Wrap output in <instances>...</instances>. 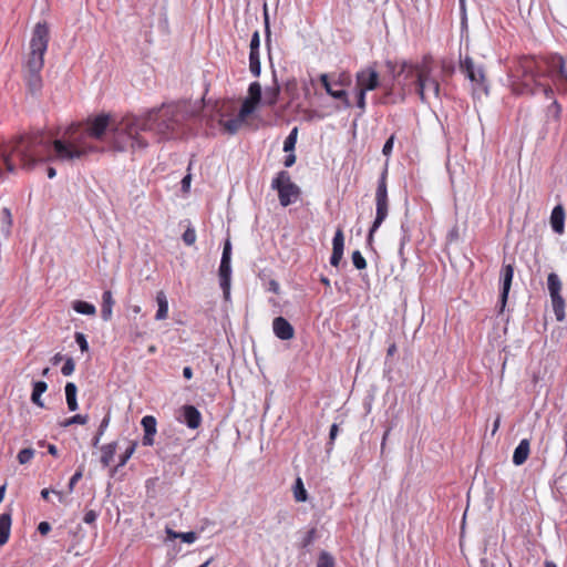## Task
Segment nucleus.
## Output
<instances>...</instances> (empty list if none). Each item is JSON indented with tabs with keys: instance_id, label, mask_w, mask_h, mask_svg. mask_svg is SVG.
<instances>
[{
	"instance_id": "36",
	"label": "nucleus",
	"mask_w": 567,
	"mask_h": 567,
	"mask_svg": "<svg viewBox=\"0 0 567 567\" xmlns=\"http://www.w3.org/2000/svg\"><path fill=\"white\" fill-rule=\"evenodd\" d=\"M298 127H293L284 142V152H293L297 143Z\"/></svg>"
},
{
	"instance_id": "39",
	"label": "nucleus",
	"mask_w": 567,
	"mask_h": 567,
	"mask_svg": "<svg viewBox=\"0 0 567 567\" xmlns=\"http://www.w3.org/2000/svg\"><path fill=\"white\" fill-rule=\"evenodd\" d=\"M461 71H484L482 65L475 66L474 61L468 55L460 58Z\"/></svg>"
},
{
	"instance_id": "4",
	"label": "nucleus",
	"mask_w": 567,
	"mask_h": 567,
	"mask_svg": "<svg viewBox=\"0 0 567 567\" xmlns=\"http://www.w3.org/2000/svg\"><path fill=\"white\" fill-rule=\"evenodd\" d=\"M320 80L327 93L340 102L338 109L351 107L348 90L352 82L350 73H321Z\"/></svg>"
},
{
	"instance_id": "50",
	"label": "nucleus",
	"mask_w": 567,
	"mask_h": 567,
	"mask_svg": "<svg viewBox=\"0 0 567 567\" xmlns=\"http://www.w3.org/2000/svg\"><path fill=\"white\" fill-rule=\"evenodd\" d=\"M75 342L80 347L82 352L89 351V342L86 340V337L82 332H75L74 334Z\"/></svg>"
},
{
	"instance_id": "51",
	"label": "nucleus",
	"mask_w": 567,
	"mask_h": 567,
	"mask_svg": "<svg viewBox=\"0 0 567 567\" xmlns=\"http://www.w3.org/2000/svg\"><path fill=\"white\" fill-rule=\"evenodd\" d=\"M338 432H339V426L337 423H333L330 427L329 441L327 443V452L328 453L332 450V446H333L334 440L338 435Z\"/></svg>"
},
{
	"instance_id": "13",
	"label": "nucleus",
	"mask_w": 567,
	"mask_h": 567,
	"mask_svg": "<svg viewBox=\"0 0 567 567\" xmlns=\"http://www.w3.org/2000/svg\"><path fill=\"white\" fill-rule=\"evenodd\" d=\"M272 330L275 336L284 341L290 340L295 336L292 324L284 317H276L272 321Z\"/></svg>"
},
{
	"instance_id": "23",
	"label": "nucleus",
	"mask_w": 567,
	"mask_h": 567,
	"mask_svg": "<svg viewBox=\"0 0 567 567\" xmlns=\"http://www.w3.org/2000/svg\"><path fill=\"white\" fill-rule=\"evenodd\" d=\"M76 393H78L76 384L73 382H68L65 384V399H66L68 408L72 412L76 411L79 408L78 400H76Z\"/></svg>"
},
{
	"instance_id": "21",
	"label": "nucleus",
	"mask_w": 567,
	"mask_h": 567,
	"mask_svg": "<svg viewBox=\"0 0 567 567\" xmlns=\"http://www.w3.org/2000/svg\"><path fill=\"white\" fill-rule=\"evenodd\" d=\"M114 305V299L111 290H105L102 295V309L101 317L104 321H109L112 317V308Z\"/></svg>"
},
{
	"instance_id": "41",
	"label": "nucleus",
	"mask_w": 567,
	"mask_h": 567,
	"mask_svg": "<svg viewBox=\"0 0 567 567\" xmlns=\"http://www.w3.org/2000/svg\"><path fill=\"white\" fill-rule=\"evenodd\" d=\"M317 567H336L333 556L328 551H322L318 557Z\"/></svg>"
},
{
	"instance_id": "5",
	"label": "nucleus",
	"mask_w": 567,
	"mask_h": 567,
	"mask_svg": "<svg viewBox=\"0 0 567 567\" xmlns=\"http://www.w3.org/2000/svg\"><path fill=\"white\" fill-rule=\"evenodd\" d=\"M545 73H508L507 81L512 91L518 95H534L538 91L546 95L553 91L543 84H536L535 75H544Z\"/></svg>"
},
{
	"instance_id": "15",
	"label": "nucleus",
	"mask_w": 567,
	"mask_h": 567,
	"mask_svg": "<svg viewBox=\"0 0 567 567\" xmlns=\"http://www.w3.org/2000/svg\"><path fill=\"white\" fill-rule=\"evenodd\" d=\"M141 425L143 426V430H144V435H143V439H142V444L144 446H153L154 445V437H155V434L157 432L156 430V425H157V421L156 419L153 416V415H145L142 421H141Z\"/></svg>"
},
{
	"instance_id": "24",
	"label": "nucleus",
	"mask_w": 567,
	"mask_h": 567,
	"mask_svg": "<svg viewBox=\"0 0 567 567\" xmlns=\"http://www.w3.org/2000/svg\"><path fill=\"white\" fill-rule=\"evenodd\" d=\"M48 384L44 381L33 382V389L31 393V401L33 404L40 408H44V403L41 400V395L47 391Z\"/></svg>"
},
{
	"instance_id": "6",
	"label": "nucleus",
	"mask_w": 567,
	"mask_h": 567,
	"mask_svg": "<svg viewBox=\"0 0 567 567\" xmlns=\"http://www.w3.org/2000/svg\"><path fill=\"white\" fill-rule=\"evenodd\" d=\"M271 188L277 190L279 203L287 207L295 203L300 196V187L291 182V176L287 171H280L271 182Z\"/></svg>"
},
{
	"instance_id": "19",
	"label": "nucleus",
	"mask_w": 567,
	"mask_h": 567,
	"mask_svg": "<svg viewBox=\"0 0 567 567\" xmlns=\"http://www.w3.org/2000/svg\"><path fill=\"white\" fill-rule=\"evenodd\" d=\"M530 443L529 440L524 439L519 442V444L516 446L514 454H513V463L517 466L523 465L530 452Z\"/></svg>"
},
{
	"instance_id": "52",
	"label": "nucleus",
	"mask_w": 567,
	"mask_h": 567,
	"mask_svg": "<svg viewBox=\"0 0 567 567\" xmlns=\"http://www.w3.org/2000/svg\"><path fill=\"white\" fill-rule=\"evenodd\" d=\"M75 363L73 358H66L64 361V364L61 369V372L63 375L68 377L71 375L74 372Z\"/></svg>"
},
{
	"instance_id": "44",
	"label": "nucleus",
	"mask_w": 567,
	"mask_h": 567,
	"mask_svg": "<svg viewBox=\"0 0 567 567\" xmlns=\"http://www.w3.org/2000/svg\"><path fill=\"white\" fill-rule=\"evenodd\" d=\"M33 456L34 450L31 447H25L18 453L17 458L20 464H27L33 458Z\"/></svg>"
},
{
	"instance_id": "54",
	"label": "nucleus",
	"mask_w": 567,
	"mask_h": 567,
	"mask_svg": "<svg viewBox=\"0 0 567 567\" xmlns=\"http://www.w3.org/2000/svg\"><path fill=\"white\" fill-rule=\"evenodd\" d=\"M316 536H317V529L315 527L310 528L302 539V547H308L309 545H311L313 543V540L316 539Z\"/></svg>"
},
{
	"instance_id": "28",
	"label": "nucleus",
	"mask_w": 567,
	"mask_h": 567,
	"mask_svg": "<svg viewBox=\"0 0 567 567\" xmlns=\"http://www.w3.org/2000/svg\"><path fill=\"white\" fill-rule=\"evenodd\" d=\"M116 447H117L116 442H111L101 447V452H102L101 463L104 467H107L111 464V462L116 453Z\"/></svg>"
},
{
	"instance_id": "57",
	"label": "nucleus",
	"mask_w": 567,
	"mask_h": 567,
	"mask_svg": "<svg viewBox=\"0 0 567 567\" xmlns=\"http://www.w3.org/2000/svg\"><path fill=\"white\" fill-rule=\"evenodd\" d=\"M393 144H394V135H391V136L385 141V143H384V145H383V148H382V153H383V155L389 156V155L392 153Z\"/></svg>"
},
{
	"instance_id": "34",
	"label": "nucleus",
	"mask_w": 567,
	"mask_h": 567,
	"mask_svg": "<svg viewBox=\"0 0 567 567\" xmlns=\"http://www.w3.org/2000/svg\"><path fill=\"white\" fill-rule=\"evenodd\" d=\"M262 90L258 82H252L248 89V96L246 99L259 104L261 101Z\"/></svg>"
},
{
	"instance_id": "26",
	"label": "nucleus",
	"mask_w": 567,
	"mask_h": 567,
	"mask_svg": "<svg viewBox=\"0 0 567 567\" xmlns=\"http://www.w3.org/2000/svg\"><path fill=\"white\" fill-rule=\"evenodd\" d=\"M550 300L556 320L563 321L565 319V300L561 293L550 296Z\"/></svg>"
},
{
	"instance_id": "12",
	"label": "nucleus",
	"mask_w": 567,
	"mask_h": 567,
	"mask_svg": "<svg viewBox=\"0 0 567 567\" xmlns=\"http://www.w3.org/2000/svg\"><path fill=\"white\" fill-rule=\"evenodd\" d=\"M389 213V199L375 200V218L369 230L367 243L369 246L372 245L373 235L385 220Z\"/></svg>"
},
{
	"instance_id": "56",
	"label": "nucleus",
	"mask_w": 567,
	"mask_h": 567,
	"mask_svg": "<svg viewBox=\"0 0 567 567\" xmlns=\"http://www.w3.org/2000/svg\"><path fill=\"white\" fill-rule=\"evenodd\" d=\"M178 537L187 544H192L196 540L197 534L195 532L179 533Z\"/></svg>"
},
{
	"instance_id": "30",
	"label": "nucleus",
	"mask_w": 567,
	"mask_h": 567,
	"mask_svg": "<svg viewBox=\"0 0 567 567\" xmlns=\"http://www.w3.org/2000/svg\"><path fill=\"white\" fill-rule=\"evenodd\" d=\"M293 497L296 502L303 503L308 501V493L305 488L303 481L301 477H297L292 486Z\"/></svg>"
},
{
	"instance_id": "37",
	"label": "nucleus",
	"mask_w": 567,
	"mask_h": 567,
	"mask_svg": "<svg viewBox=\"0 0 567 567\" xmlns=\"http://www.w3.org/2000/svg\"><path fill=\"white\" fill-rule=\"evenodd\" d=\"M344 249V235L341 228H338L332 239V250L343 254Z\"/></svg>"
},
{
	"instance_id": "60",
	"label": "nucleus",
	"mask_w": 567,
	"mask_h": 567,
	"mask_svg": "<svg viewBox=\"0 0 567 567\" xmlns=\"http://www.w3.org/2000/svg\"><path fill=\"white\" fill-rule=\"evenodd\" d=\"M110 420H111V417H110V413H107V414L103 417V420L101 421V423H100V425H99V429H97V433H99V435H103V434H104V432H105L106 427H107V426H109V424H110Z\"/></svg>"
},
{
	"instance_id": "17",
	"label": "nucleus",
	"mask_w": 567,
	"mask_h": 567,
	"mask_svg": "<svg viewBox=\"0 0 567 567\" xmlns=\"http://www.w3.org/2000/svg\"><path fill=\"white\" fill-rule=\"evenodd\" d=\"M550 226L554 233L561 235L565 230V209L563 205H557L551 210Z\"/></svg>"
},
{
	"instance_id": "8",
	"label": "nucleus",
	"mask_w": 567,
	"mask_h": 567,
	"mask_svg": "<svg viewBox=\"0 0 567 567\" xmlns=\"http://www.w3.org/2000/svg\"><path fill=\"white\" fill-rule=\"evenodd\" d=\"M231 244L227 239L224 244L220 265L218 269L219 285L223 289L225 299L230 296V281H231Z\"/></svg>"
},
{
	"instance_id": "59",
	"label": "nucleus",
	"mask_w": 567,
	"mask_h": 567,
	"mask_svg": "<svg viewBox=\"0 0 567 567\" xmlns=\"http://www.w3.org/2000/svg\"><path fill=\"white\" fill-rule=\"evenodd\" d=\"M96 518H97L96 512L93 509H90V511L85 512L83 522L91 525V524L95 523Z\"/></svg>"
},
{
	"instance_id": "49",
	"label": "nucleus",
	"mask_w": 567,
	"mask_h": 567,
	"mask_svg": "<svg viewBox=\"0 0 567 567\" xmlns=\"http://www.w3.org/2000/svg\"><path fill=\"white\" fill-rule=\"evenodd\" d=\"M182 238H183V241H184L187 246H192V245H194V244H195V241H196V233H195V229H194V228H192V227H188V228L184 231V234H183Z\"/></svg>"
},
{
	"instance_id": "43",
	"label": "nucleus",
	"mask_w": 567,
	"mask_h": 567,
	"mask_svg": "<svg viewBox=\"0 0 567 567\" xmlns=\"http://www.w3.org/2000/svg\"><path fill=\"white\" fill-rule=\"evenodd\" d=\"M351 259L355 269L363 270L367 268V260L359 250L352 252Z\"/></svg>"
},
{
	"instance_id": "29",
	"label": "nucleus",
	"mask_w": 567,
	"mask_h": 567,
	"mask_svg": "<svg viewBox=\"0 0 567 567\" xmlns=\"http://www.w3.org/2000/svg\"><path fill=\"white\" fill-rule=\"evenodd\" d=\"M12 225V215L9 208H2L0 213V231L4 237L10 235V229Z\"/></svg>"
},
{
	"instance_id": "38",
	"label": "nucleus",
	"mask_w": 567,
	"mask_h": 567,
	"mask_svg": "<svg viewBox=\"0 0 567 567\" xmlns=\"http://www.w3.org/2000/svg\"><path fill=\"white\" fill-rule=\"evenodd\" d=\"M243 122H244V120H241L238 115H237V117L227 120L225 122H223L220 120V124L224 125L225 130L229 134H235L238 131V128L240 127V125L243 124Z\"/></svg>"
},
{
	"instance_id": "62",
	"label": "nucleus",
	"mask_w": 567,
	"mask_h": 567,
	"mask_svg": "<svg viewBox=\"0 0 567 567\" xmlns=\"http://www.w3.org/2000/svg\"><path fill=\"white\" fill-rule=\"evenodd\" d=\"M51 530V525L50 523L48 522H41L39 525H38V532L41 534V535H47L49 532Z\"/></svg>"
},
{
	"instance_id": "33",
	"label": "nucleus",
	"mask_w": 567,
	"mask_h": 567,
	"mask_svg": "<svg viewBox=\"0 0 567 567\" xmlns=\"http://www.w3.org/2000/svg\"><path fill=\"white\" fill-rule=\"evenodd\" d=\"M257 106H258L257 103H255L248 99H245L239 109L238 116L245 121L250 114L254 113V111L256 110Z\"/></svg>"
},
{
	"instance_id": "46",
	"label": "nucleus",
	"mask_w": 567,
	"mask_h": 567,
	"mask_svg": "<svg viewBox=\"0 0 567 567\" xmlns=\"http://www.w3.org/2000/svg\"><path fill=\"white\" fill-rule=\"evenodd\" d=\"M249 71H261L260 70V59H259V50L249 52Z\"/></svg>"
},
{
	"instance_id": "55",
	"label": "nucleus",
	"mask_w": 567,
	"mask_h": 567,
	"mask_svg": "<svg viewBox=\"0 0 567 567\" xmlns=\"http://www.w3.org/2000/svg\"><path fill=\"white\" fill-rule=\"evenodd\" d=\"M259 47H260V35H259L258 31H255L250 39V44H249L250 51H254V50L258 51Z\"/></svg>"
},
{
	"instance_id": "2",
	"label": "nucleus",
	"mask_w": 567,
	"mask_h": 567,
	"mask_svg": "<svg viewBox=\"0 0 567 567\" xmlns=\"http://www.w3.org/2000/svg\"><path fill=\"white\" fill-rule=\"evenodd\" d=\"M202 106L197 102L181 101L162 104L150 110L144 116L127 114L112 130V145L115 151L144 150L148 142L140 132H154L161 138H171L199 116Z\"/></svg>"
},
{
	"instance_id": "11",
	"label": "nucleus",
	"mask_w": 567,
	"mask_h": 567,
	"mask_svg": "<svg viewBox=\"0 0 567 567\" xmlns=\"http://www.w3.org/2000/svg\"><path fill=\"white\" fill-rule=\"evenodd\" d=\"M433 58L431 54H425L423 56V64L413 63L412 61L402 60L400 61V71H431V63ZM399 65V62L386 61V66L389 71H395V68Z\"/></svg>"
},
{
	"instance_id": "9",
	"label": "nucleus",
	"mask_w": 567,
	"mask_h": 567,
	"mask_svg": "<svg viewBox=\"0 0 567 567\" xmlns=\"http://www.w3.org/2000/svg\"><path fill=\"white\" fill-rule=\"evenodd\" d=\"M514 277V265L513 264H503L499 279H501V292H499V313H502L506 307L508 295L512 287V281Z\"/></svg>"
},
{
	"instance_id": "18",
	"label": "nucleus",
	"mask_w": 567,
	"mask_h": 567,
	"mask_svg": "<svg viewBox=\"0 0 567 567\" xmlns=\"http://www.w3.org/2000/svg\"><path fill=\"white\" fill-rule=\"evenodd\" d=\"M355 84L364 91H372L379 85V73H357Z\"/></svg>"
},
{
	"instance_id": "35",
	"label": "nucleus",
	"mask_w": 567,
	"mask_h": 567,
	"mask_svg": "<svg viewBox=\"0 0 567 567\" xmlns=\"http://www.w3.org/2000/svg\"><path fill=\"white\" fill-rule=\"evenodd\" d=\"M136 446H137V442H132L131 445L127 447V450L124 452V454H122L120 456L118 464L112 470V473H111L112 476L114 475V473L117 471L118 467H122V466H124L127 463L130 457L135 452Z\"/></svg>"
},
{
	"instance_id": "3",
	"label": "nucleus",
	"mask_w": 567,
	"mask_h": 567,
	"mask_svg": "<svg viewBox=\"0 0 567 567\" xmlns=\"http://www.w3.org/2000/svg\"><path fill=\"white\" fill-rule=\"evenodd\" d=\"M50 38L49 25L47 22H38L32 31L30 40V53L25 66L28 71H41L43 68V56L48 49Z\"/></svg>"
},
{
	"instance_id": "63",
	"label": "nucleus",
	"mask_w": 567,
	"mask_h": 567,
	"mask_svg": "<svg viewBox=\"0 0 567 567\" xmlns=\"http://www.w3.org/2000/svg\"><path fill=\"white\" fill-rule=\"evenodd\" d=\"M289 154L285 157L284 165L286 167H291L296 163V155L293 152H288Z\"/></svg>"
},
{
	"instance_id": "7",
	"label": "nucleus",
	"mask_w": 567,
	"mask_h": 567,
	"mask_svg": "<svg viewBox=\"0 0 567 567\" xmlns=\"http://www.w3.org/2000/svg\"><path fill=\"white\" fill-rule=\"evenodd\" d=\"M567 61L558 53L533 56L523 65V71H565Z\"/></svg>"
},
{
	"instance_id": "42",
	"label": "nucleus",
	"mask_w": 567,
	"mask_h": 567,
	"mask_svg": "<svg viewBox=\"0 0 567 567\" xmlns=\"http://www.w3.org/2000/svg\"><path fill=\"white\" fill-rule=\"evenodd\" d=\"M264 25H265V41L267 47L270 45V39H271V30H270V19L268 13L267 3H264Z\"/></svg>"
},
{
	"instance_id": "48",
	"label": "nucleus",
	"mask_w": 567,
	"mask_h": 567,
	"mask_svg": "<svg viewBox=\"0 0 567 567\" xmlns=\"http://www.w3.org/2000/svg\"><path fill=\"white\" fill-rule=\"evenodd\" d=\"M84 466L81 465L76 472L72 475V477L69 481L68 488L71 493L74 489L75 484L82 478L83 476Z\"/></svg>"
},
{
	"instance_id": "40",
	"label": "nucleus",
	"mask_w": 567,
	"mask_h": 567,
	"mask_svg": "<svg viewBox=\"0 0 567 567\" xmlns=\"http://www.w3.org/2000/svg\"><path fill=\"white\" fill-rule=\"evenodd\" d=\"M89 421V416L85 414V415H82V414H75L69 419H65L63 422L60 423V425L62 427H68V426H71L73 424H86Z\"/></svg>"
},
{
	"instance_id": "1",
	"label": "nucleus",
	"mask_w": 567,
	"mask_h": 567,
	"mask_svg": "<svg viewBox=\"0 0 567 567\" xmlns=\"http://www.w3.org/2000/svg\"><path fill=\"white\" fill-rule=\"evenodd\" d=\"M120 121H111L110 114L101 113L89 116L83 122L71 123L62 136L52 138L44 131H33L20 134L7 142L0 143V178L6 173H14L20 166L31 171L39 164L48 162L74 163L89 154L101 150L90 143V140L102 141L109 133V147L112 145V130Z\"/></svg>"
},
{
	"instance_id": "27",
	"label": "nucleus",
	"mask_w": 567,
	"mask_h": 567,
	"mask_svg": "<svg viewBox=\"0 0 567 567\" xmlns=\"http://www.w3.org/2000/svg\"><path fill=\"white\" fill-rule=\"evenodd\" d=\"M386 178H388V167L385 166L381 173L379 181H378V186H377V190H375V200L389 199L388 198Z\"/></svg>"
},
{
	"instance_id": "14",
	"label": "nucleus",
	"mask_w": 567,
	"mask_h": 567,
	"mask_svg": "<svg viewBox=\"0 0 567 567\" xmlns=\"http://www.w3.org/2000/svg\"><path fill=\"white\" fill-rule=\"evenodd\" d=\"M183 422L192 430H196L202 424V414L199 410L190 404L181 408Z\"/></svg>"
},
{
	"instance_id": "61",
	"label": "nucleus",
	"mask_w": 567,
	"mask_h": 567,
	"mask_svg": "<svg viewBox=\"0 0 567 567\" xmlns=\"http://www.w3.org/2000/svg\"><path fill=\"white\" fill-rule=\"evenodd\" d=\"M409 236L406 234L403 235L402 239H401V244H400V248H399V255L402 259V261L404 262L405 261V257H404V246L406 244V241H409Z\"/></svg>"
},
{
	"instance_id": "47",
	"label": "nucleus",
	"mask_w": 567,
	"mask_h": 567,
	"mask_svg": "<svg viewBox=\"0 0 567 567\" xmlns=\"http://www.w3.org/2000/svg\"><path fill=\"white\" fill-rule=\"evenodd\" d=\"M555 85L558 87V90L567 93V73H555Z\"/></svg>"
},
{
	"instance_id": "58",
	"label": "nucleus",
	"mask_w": 567,
	"mask_h": 567,
	"mask_svg": "<svg viewBox=\"0 0 567 567\" xmlns=\"http://www.w3.org/2000/svg\"><path fill=\"white\" fill-rule=\"evenodd\" d=\"M343 254L339 251L332 250L331 257H330V265L332 267L338 268L341 260H342Z\"/></svg>"
},
{
	"instance_id": "16",
	"label": "nucleus",
	"mask_w": 567,
	"mask_h": 567,
	"mask_svg": "<svg viewBox=\"0 0 567 567\" xmlns=\"http://www.w3.org/2000/svg\"><path fill=\"white\" fill-rule=\"evenodd\" d=\"M464 76L470 81L474 95L488 94L485 73H464Z\"/></svg>"
},
{
	"instance_id": "64",
	"label": "nucleus",
	"mask_w": 567,
	"mask_h": 567,
	"mask_svg": "<svg viewBox=\"0 0 567 567\" xmlns=\"http://www.w3.org/2000/svg\"><path fill=\"white\" fill-rule=\"evenodd\" d=\"M288 517H289V514H288V512H287V511H285V509H280V511H278V513L276 514V519H277V522H278L279 524H281V523L286 522V520L288 519Z\"/></svg>"
},
{
	"instance_id": "10",
	"label": "nucleus",
	"mask_w": 567,
	"mask_h": 567,
	"mask_svg": "<svg viewBox=\"0 0 567 567\" xmlns=\"http://www.w3.org/2000/svg\"><path fill=\"white\" fill-rule=\"evenodd\" d=\"M415 76L417 82V90L421 100H425L426 93H433L434 96H439L440 81L437 78L432 76V73H410Z\"/></svg>"
},
{
	"instance_id": "32",
	"label": "nucleus",
	"mask_w": 567,
	"mask_h": 567,
	"mask_svg": "<svg viewBox=\"0 0 567 567\" xmlns=\"http://www.w3.org/2000/svg\"><path fill=\"white\" fill-rule=\"evenodd\" d=\"M547 287L549 296L559 295L561 291V281L557 274L550 272L547 277Z\"/></svg>"
},
{
	"instance_id": "31",
	"label": "nucleus",
	"mask_w": 567,
	"mask_h": 567,
	"mask_svg": "<svg viewBox=\"0 0 567 567\" xmlns=\"http://www.w3.org/2000/svg\"><path fill=\"white\" fill-rule=\"evenodd\" d=\"M74 311L81 315L94 316L96 312L95 306L83 300H75L72 303Z\"/></svg>"
},
{
	"instance_id": "45",
	"label": "nucleus",
	"mask_w": 567,
	"mask_h": 567,
	"mask_svg": "<svg viewBox=\"0 0 567 567\" xmlns=\"http://www.w3.org/2000/svg\"><path fill=\"white\" fill-rule=\"evenodd\" d=\"M353 92H354L355 99H357V106L359 109H361L362 111H364V109H365V93H367V91H364V89H361L360 86H358L355 84L353 86Z\"/></svg>"
},
{
	"instance_id": "25",
	"label": "nucleus",
	"mask_w": 567,
	"mask_h": 567,
	"mask_svg": "<svg viewBox=\"0 0 567 567\" xmlns=\"http://www.w3.org/2000/svg\"><path fill=\"white\" fill-rule=\"evenodd\" d=\"M156 302L158 306L157 312L155 315L156 320H164L168 316V301L164 291H158L156 293Z\"/></svg>"
},
{
	"instance_id": "53",
	"label": "nucleus",
	"mask_w": 567,
	"mask_h": 567,
	"mask_svg": "<svg viewBox=\"0 0 567 567\" xmlns=\"http://www.w3.org/2000/svg\"><path fill=\"white\" fill-rule=\"evenodd\" d=\"M278 93H279V87H278V85H276L274 89H271L269 92L266 93L265 103L268 105H274L277 102Z\"/></svg>"
},
{
	"instance_id": "22",
	"label": "nucleus",
	"mask_w": 567,
	"mask_h": 567,
	"mask_svg": "<svg viewBox=\"0 0 567 567\" xmlns=\"http://www.w3.org/2000/svg\"><path fill=\"white\" fill-rule=\"evenodd\" d=\"M11 530V515L3 513L0 515V546L7 544Z\"/></svg>"
},
{
	"instance_id": "20",
	"label": "nucleus",
	"mask_w": 567,
	"mask_h": 567,
	"mask_svg": "<svg viewBox=\"0 0 567 567\" xmlns=\"http://www.w3.org/2000/svg\"><path fill=\"white\" fill-rule=\"evenodd\" d=\"M24 83L31 95L39 94L43 86L41 73H27L24 76Z\"/></svg>"
}]
</instances>
